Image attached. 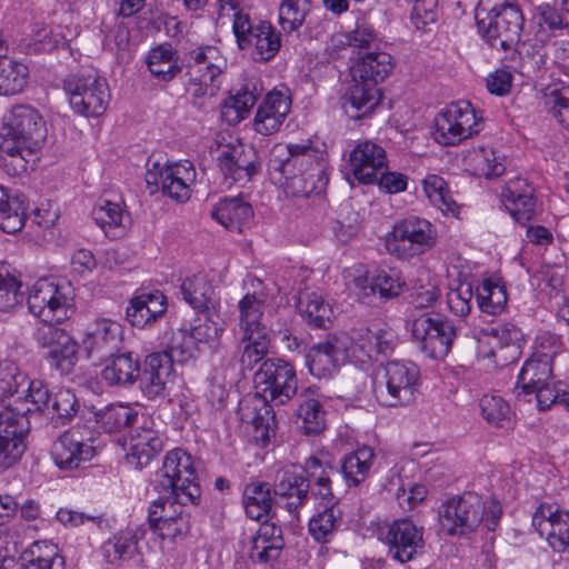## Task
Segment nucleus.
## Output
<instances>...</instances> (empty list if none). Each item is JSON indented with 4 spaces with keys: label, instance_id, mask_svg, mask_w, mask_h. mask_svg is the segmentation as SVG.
Listing matches in <instances>:
<instances>
[{
    "label": "nucleus",
    "instance_id": "f257e3e1",
    "mask_svg": "<svg viewBox=\"0 0 569 569\" xmlns=\"http://www.w3.org/2000/svg\"><path fill=\"white\" fill-rule=\"evenodd\" d=\"M154 490L160 495L151 502L149 521L176 520L184 512L183 505L189 501L198 503L201 490L194 482L196 475L191 456L181 449L169 451L163 460Z\"/></svg>",
    "mask_w": 569,
    "mask_h": 569
},
{
    "label": "nucleus",
    "instance_id": "f03ea898",
    "mask_svg": "<svg viewBox=\"0 0 569 569\" xmlns=\"http://www.w3.org/2000/svg\"><path fill=\"white\" fill-rule=\"evenodd\" d=\"M47 126L31 106H14L3 118L0 168L10 177L28 170L30 158L42 147Z\"/></svg>",
    "mask_w": 569,
    "mask_h": 569
},
{
    "label": "nucleus",
    "instance_id": "7ed1b4c3",
    "mask_svg": "<svg viewBox=\"0 0 569 569\" xmlns=\"http://www.w3.org/2000/svg\"><path fill=\"white\" fill-rule=\"evenodd\" d=\"M393 69L392 57L383 51L368 52L351 67L353 84L345 102L346 112L355 119L370 113L380 102L381 93L377 84L383 81Z\"/></svg>",
    "mask_w": 569,
    "mask_h": 569
},
{
    "label": "nucleus",
    "instance_id": "20e7f679",
    "mask_svg": "<svg viewBox=\"0 0 569 569\" xmlns=\"http://www.w3.org/2000/svg\"><path fill=\"white\" fill-rule=\"evenodd\" d=\"M502 516V506L491 499L485 502L475 492H465L442 503L439 521L442 529L450 536H465L473 532L480 525L495 531Z\"/></svg>",
    "mask_w": 569,
    "mask_h": 569
},
{
    "label": "nucleus",
    "instance_id": "39448f33",
    "mask_svg": "<svg viewBox=\"0 0 569 569\" xmlns=\"http://www.w3.org/2000/svg\"><path fill=\"white\" fill-rule=\"evenodd\" d=\"M477 26L495 49L509 50L520 40L523 16L509 0H480L476 11Z\"/></svg>",
    "mask_w": 569,
    "mask_h": 569
},
{
    "label": "nucleus",
    "instance_id": "423d86ee",
    "mask_svg": "<svg viewBox=\"0 0 569 569\" xmlns=\"http://www.w3.org/2000/svg\"><path fill=\"white\" fill-rule=\"evenodd\" d=\"M238 351L243 369L252 370L267 356L270 337L262 322L264 300L247 293L239 301Z\"/></svg>",
    "mask_w": 569,
    "mask_h": 569
},
{
    "label": "nucleus",
    "instance_id": "0eeeda50",
    "mask_svg": "<svg viewBox=\"0 0 569 569\" xmlns=\"http://www.w3.org/2000/svg\"><path fill=\"white\" fill-rule=\"evenodd\" d=\"M63 89L71 109L83 117L103 114L110 101L109 87L104 78L93 68L82 69L63 80Z\"/></svg>",
    "mask_w": 569,
    "mask_h": 569
},
{
    "label": "nucleus",
    "instance_id": "6e6552de",
    "mask_svg": "<svg viewBox=\"0 0 569 569\" xmlns=\"http://www.w3.org/2000/svg\"><path fill=\"white\" fill-rule=\"evenodd\" d=\"M438 231L429 220L410 216L399 220L386 238L387 251L400 260H410L431 250Z\"/></svg>",
    "mask_w": 569,
    "mask_h": 569
},
{
    "label": "nucleus",
    "instance_id": "1a4fd4ad",
    "mask_svg": "<svg viewBox=\"0 0 569 569\" xmlns=\"http://www.w3.org/2000/svg\"><path fill=\"white\" fill-rule=\"evenodd\" d=\"M30 312L39 318L43 326H54L69 319L73 312L72 289L49 279H39L32 286L28 297Z\"/></svg>",
    "mask_w": 569,
    "mask_h": 569
},
{
    "label": "nucleus",
    "instance_id": "9d476101",
    "mask_svg": "<svg viewBox=\"0 0 569 569\" xmlns=\"http://www.w3.org/2000/svg\"><path fill=\"white\" fill-rule=\"evenodd\" d=\"M409 328L413 343L427 358L441 360L450 352L456 328L449 319L425 312L415 317Z\"/></svg>",
    "mask_w": 569,
    "mask_h": 569
},
{
    "label": "nucleus",
    "instance_id": "9b49d317",
    "mask_svg": "<svg viewBox=\"0 0 569 569\" xmlns=\"http://www.w3.org/2000/svg\"><path fill=\"white\" fill-rule=\"evenodd\" d=\"M419 380V369L412 362L390 361L385 366L383 380L375 383L379 403L386 407L406 406L413 401Z\"/></svg>",
    "mask_w": 569,
    "mask_h": 569
},
{
    "label": "nucleus",
    "instance_id": "f8f14e48",
    "mask_svg": "<svg viewBox=\"0 0 569 569\" xmlns=\"http://www.w3.org/2000/svg\"><path fill=\"white\" fill-rule=\"evenodd\" d=\"M253 382L257 393L276 406L288 402L298 389L293 366L280 358L266 359L256 371Z\"/></svg>",
    "mask_w": 569,
    "mask_h": 569
},
{
    "label": "nucleus",
    "instance_id": "ddd939ff",
    "mask_svg": "<svg viewBox=\"0 0 569 569\" xmlns=\"http://www.w3.org/2000/svg\"><path fill=\"white\" fill-rule=\"evenodd\" d=\"M96 432L87 426H76L63 432L52 445L51 456L61 470L82 468L96 455Z\"/></svg>",
    "mask_w": 569,
    "mask_h": 569
},
{
    "label": "nucleus",
    "instance_id": "4468645a",
    "mask_svg": "<svg viewBox=\"0 0 569 569\" xmlns=\"http://www.w3.org/2000/svg\"><path fill=\"white\" fill-rule=\"evenodd\" d=\"M30 408H4L0 412V470L17 465L26 451L29 431L27 412Z\"/></svg>",
    "mask_w": 569,
    "mask_h": 569
},
{
    "label": "nucleus",
    "instance_id": "2eb2a0df",
    "mask_svg": "<svg viewBox=\"0 0 569 569\" xmlns=\"http://www.w3.org/2000/svg\"><path fill=\"white\" fill-rule=\"evenodd\" d=\"M435 122L436 140L445 146H455L478 132V118L467 101L447 106Z\"/></svg>",
    "mask_w": 569,
    "mask_h": 569
},
{
    "label": "nucleus",
    "instance_id": "dca6fc26",
    "mask_svg": "<svg viewBox=\"0 0 569 569\" xmlns=\"http://www.w3.org/2000/svg\"><path fill=\"white\" fill-rule=\"evenodd\" d=\"M269 170L279 173L311 172L322 174L326 164L322 157L310 143H289L272 149Z\"/></svg>",
    "mask_w": 569,
    "mask_h": 569
},
{
    "label": "nucleus",
    "instance_id": "f3484780",
    "mask_svg": "<svg viewBox=\"0 0 569 569\" xmlns=\"http://www.w3.org/2000/svg\"><path fill=\"white\" fill-rule=\"evenodd\" d=\"M350 346L351 338L345 332L313 346L306 356L309 372L319 379L331 377L340 365L350 361Z\"/></svg>",
    "mask_w": 569,
    "mask_h": 569
},
{
    "label": "nucleus",
    "instance_id": "a211bd4d",
    "mask_svg": "<svg viewBox=\"0 0 569 569\" xmlns=\"http://www.w3.org/2000/svg\"><path fill=\"white\" fill-rule=\"evenodd\" d=\"M122 327L107 318H98L89 323L82 339V347L89 359L102 362L112 358L122 345Z\"/></svg>",
    "mask_w": 569,
    "mask_h": 569
},
{
    "label": "nucleus",
    "instance_id": "6ab92c4d",
    "mask_svg": "<svg viewBox=\"0 0 569 569\" xmlns=\"http://www.w3.org/2000/svg\"><path fill=\"white\" fill-rule=\"evenodd\" d=\"M350 362H366L389 355L396 345L395 331L385 323H371L351 337Z\"/></svg>",
    "mask_w": 569,
    "mask_h": 569
},
{
    "label": "nucleus",
    "instance_id": "aec40b11",
    "mask_svg": "<svg viewBox=\"0 0 569 569\" xmlns=\"http://www.w3.org/2000/svg\"><path fill=\"white\" fill-rule=\"evenodd\" d=\"M217 162L224 177L227 187L233 183L246 184L258 173L260 162L252 148L243 146H223L217 157Z\"/></svg>",
    "mask_w": 569,
    "mask_h": 569
},
{
    "label": "nucleus",
    "instance_id": "412c9836",
    "mask_svg": "<svg viewBox=\"0 0 569 569\" xmlns=\"http://www.w3.org/2000/svg\"><path fill=\"white\" fill-rule=\"evenodd\" d=\"M532 526L556 552L569 550V511L540 503L532 515Z\"/></svg>",
    "mask_w": 569,
    "mask_h": 569
},
{
    "label": "nucleus",
    "instance_id": "4be33fe9",
    "mask_svg": "<svg viewBox=\"0 0 569 569\" xmlns=\"http://www.w3.org/2000/svg\"><path fill=\"white\" fill-rule=\"evenodd\" d=\"M386 543L395 560L408 562L423 551V528L409 518L395 520L388 528Z\"/></svg>",
    "mask_w": 569,
    "mask_h": 569
},
{
    "label": "nucleus",
    "instance_id": "5701e85b",
    "mask_svg": "<svg viewBox=\"0 0 569 569\" xmlns=\"http://www.w3.org/2000/svg\"><path fill=\"white\" fill-rule=\"evenodd\" d=\"M36 341L49 348V359L61 373H69L78 361V342L63 329L42 326L37 330Z\"/></svg>",
    "mask_w": 569,
    "mask_h": 569
},
{
    "label": "nucleus",
    "instance_id": "b1692460",
    "mask_svg": "<svg viewBox=\"0 0 569 569\" xmlns=\"http://www.w3.org/2000/svg\"><path fill=\"white\" fill-rule=\"evenodd\" d=\"M173 375L171 360L166 353H150L144 360L142 368L139 369L137 381L142 395L153 400L163 398L167 395V385Z\"/></svg>",
    "mask_w": 569,
    "mask_h": 569
},
{
    "label": "nucleus",
    "instance_id": "393cba45",
    "mask_svg": "<svg viewBox=\"0 0 569 569\" xmlns=\"http://www.w3.org/2000/svg\"><path fill=\"white\" fill-rule=\"evenodd\" d=\"M309 490L310 483L303 471L297 470L295 467H286L276 476L274 503L290 513L296 512L307 501Z\"/></svg>",
    "mask_w": 569,
    "mask_h": 569
},
{
    "label": "nucleus",
    "instance_id": "a878e982",
    "mask_svg": "<svg viewBox=\"0 0 569 569\" xmlns=\"http://www.w3.org/2000/svg\"><path fill=\"white\" fill-rule=\"evenodd\" d=\"M387 167L385 149L371 141L358 143L349 154L351 174L363 184H372Z\"/></svg>",
    "mask_w": 569,
    "mask_h": 569
},
{
    "label": "nucleus",
    "instance_id": "bb28decb",
    "mask_svg": "<svg viewBox=\"0 0 569 569\" xmlns=\"http://www.w3.org/2000/svg\"><path fill=\"white\" fill-rule=\"evenodd\" d=\"M291 109V98L286 87L270 91L254 117V130L263 136L278 131Z\"/></svg>",
    "mask_w": 569,
    "mask_h": 569
},
{
    "label": "nucleus",
    "instance_id": "cd10ccee",
    "mask_svg": "<svg viewBox=\"0 0 569 569\" xmlns=\"http://www.w3.org/2000/svg\"><path fill=\"white\" fill-rule=\"evenodd\" d=\"M143 538V530L126 528L113 533L100 547L102 558L112 566L121 567L130 561L141 558L139 542Z\"/></svg>",
    "mask_w": 569,
    "mask_h": 569
},
{
    "label": "nucleus",
    "instance_id": "c85d7f7f",
    "mask_svg": "<svg viewBox=\"0 0 569 569\" xmlns=\"http://www.w3.org/2000/svg\"><path fill=\"white\" fill-rule=\"evenodd\" d=\"M167 311V298L160 290L141 291L131 300L126 310L131 326L144 328L153 325Z\"/></svg>",
    "mask_w": 569,
    "mask_h": 569
},
{
    "label": "nucleus",
    "instance_id": "c756f323",
    "mask_svg": "<svg viewBox=\"0 0 569 569\" xmlns=\"http://www.w3.org/2000/svg\"><path fill=\"white\" fill-rule=\"evenodd\" d=\"M162 446L158 431L143 422L130 431L127 461L142 469L160 453Z\"/></svg>",
    "mask_w": 569,
    "mask_h": 569
},
{
    "label": "nucleus",
    "instance_id": "7c9ffc66",
    "mask_svg": "<svg viewBox=\"0 0 569 569\" xmlns=\"http://www.w3.org/2000/svg\"><path fill=\"white\" fill-rule=\"evenodd\" d=\"M186 76L214 81L227 66L220 50L213 46L198 47L187 54Z\"/></svg>",
    "mask_w": 569,
    "mask_h": 569
},
{
    "label": "nucleus",
    "instance_id": "2f4dec72",
    "mask_svg": "<svg viewBox=\"0 0 569 569\" xmlns=\"http://www.w3.org/2000/svg\"><path fill=\"white\" fill-rule=\"evenodd\" d=\"M283 546L281 528L273 522L264 521L251 539L249 557L253 562L273 561L279 558Z\"/></svg>",
    "mask_w": 569,
    "mask_h": 569
},
{
    "label": "nucleus",
    "instance_id": "473e14b6",
    "mask_svg": "<svg viewBox=\"0 0 569 569\" xmlns=\"http://www.w3.org/2000/svg\"><path fill=\"white\" fill-rule=\"evenodd\" d=\"M193 163L186 160L167 164L162 192L178 202L187 201L191 196V186L196 182Z\"/></svg>",
    "mask_w": 569,
    "mask_h": 569
},
{
    "label": "nucleus",
    "instance_id": "72a5a7b5",
    "mask_svg": "<svg viewBox=\"0 0 569 569\" xmlns=\"http://www.w3.org/2000/svg\"><path fill=\"white\" fill-rule=\"evenodd\" d=\"M355 286L362 298H369L376 292L382 298H392L401 292L405 281L396 270H377L371 277H357Z\"/></svg>",
    "mask_w": 569,
    "mask_h": 569
},
{
    "label": "nucleus",
    "instance_id": "f704fd0d",
    "mask_svg": "<svg viewBox=\"0 0 569 569\" xmlns=\"http://www.w3.org/2000/svg\"><path fill=\"white\" fill-rule=\"evenodd\" d=\"M297 417L299 428L306 436H317L327 427L326 411L320 401L315 397V391L308 388L298 398Z\"/></svg>",
    "mask_w": 569,
    "mask_h": 569
},
{
    "label": "nucleus",
    "instance_id": "c9c22d12",
    "mask_svg": "<svg viewBox=\"0 0 569 569\" xmlns=\"http://www.w3.org/2000/svg\"><path fill=\"white\" fill-rule=\"evenodd\" d=\"M28 203L20 192H11L0 186V229L6 233H16L24 224Z\"/></svg>",
    "mask_w": 569,
    "mask_h": 569
},
{
    "label": "nucleus",
    "instance_id": "e433bc0d",
    "mask_svg": "<svg viewBox=\"0 0 569 569\" xmlns=\"http://www.w3.org/2000/svg\"><path fill=\"white\" fill-rule=\"evenodd\" d=\"M180 289L183 300L198 312L217 308L213 288L206 274L196 273L187 277L182 281Z\"/></svg>",
    "mask_w": 569,
    "mask_h": 569
},
{
    "label": "nucleus",
    "instance_id": "4c0bfd02",
    "mask_svg": "<svg viewBox=\"0 0 569 569\" xmlns=\"http://www.w3.org/2000/svg\"><path fill=\"white\" fill-rule=\"evenodd\" d=\"M21 569H64V558L56 545L47 541L33 542L22 551Z\"/></svg>",
    "mask_w": 569,
    "mask_h": 569
},
{
    "label": "nucleus",
    "instance_id": "58836bf2",
    "mask_svg": "<svg viewBox=\"0 0 569 569\" xmlns=\"http://www.w3.org/2000/svg\"><path fill=\"white\" fill-rule=\"evenodd\" d=\"M148 70L158 81L169 82L182 70L177 52L170 44H160L151 49L147 56Z\"/></svg>",
    "mask_w": 569,
    "mask_h": 569
},
{
    "label": "nucleus",
    "instance_id": "ea45409f",
    "mask_svg": "<svg viewBox=\"0 0 569 569\" xmlns=\"http://www.w3.org/2000/svg\"><path fill=\"white\" fill-rule=\"evenodd\" d=\"M212 218L227 229H238L253 216L252 208L239 197L224 198L212 209Z\"/></svg>",
    "mask_w": 569,
    "mask_h": 569
},
{
    "label": "nucleus",
    "instance_id": "a19ab883",
    "mask_svg": "<svg viewBox=\"0 0 569 569\" xmlns=\"http://www.w3.org/2000/svg\"><path fill=\"white\" fill-rule=\"evenodd\" d=\"M246 515L257 521L270 516L274 503V495L266 482H252L246 486L242 497Z\"/></svg>",
    "mask_w": 569,
    "mask_h": 569
},
{
    "label": "nucleus",
    "instance_id": "79ce46f5",
    "mask_svg": "<svg viewBox=\"0 0 569 569\" xmlns=\"http://www.w3.org/2000/svg\"><path fill=\"white\" fill-rule=\"evenodd\" d=\"M258 93L252 83H244L221 104V117L228 123H239L257 102Z\"/></svg>",
    "mask_w": 569,
    "mask_h": 569
},
{
    "label": "nucleus",
    "instance_id": "37998d69",
    "mask_svg": "<svg viewBox=\"0 0 569 569\" xmlns=\"http://www.w3.org/2000/svg\"><path fill=\"white\" fill-rule=\"evenodd\" d=\"M466 162L473 176L487 179L499 177L506 170L502 158L491 148H473L468 152Z\"/></svg>",
    "mask_w": 569,
    "mask_h": 569
},
{
    "label": "nucleus",
    "instance_id": "c03bdc74",
    "mask_svg": "<svg viewBox=\"0 0 569 569\" xmlns=\"http://www.w3.org/2000/svg\"><path fill=\"white\" fill-rule=\"evenodd\" d=\"M140 365L130 352L113 356L111 363L101 372L109 386H130L137 381Z\"/></svg>",
    "mask_w": 569,
    "mask_h": 569
},
{
    "label": "nucleus",
    "instance_id": "a18cd8bd",
    "mask_svg": "<svg viewBox=\"0 0 569 569\" xmlns=\"http://www.w3.org/2000/svg\"><path fill=\"white\" fill-rule=\"evenodd\" d=\"M341 506H331L318 511L309 521L311 537L321 543L331 541L343 522Z\"/></svg>",
    "mask_w": 569,
    "mask_h": 569
},
{
    "label": "nucleus",
    "instance_id": "49530a36",
    "mask_svg": "<svg viewBox=\"0 0 569 569\" xmlns=\"http://www.w3.org/2000/svg\"><path fill=\"white\" fill-rule=\"evenodd\" d=\"M284 192L291 197H309L312 193H320L329 181L327 172L312 174L311 172L280 173Z\"/></svg>",
    "mask_w": 569,
    "mask_h": 569
},
{
    "label": "nucleus",
    "instance_id": "de8ad7c7",
    "mask_svg": "<svg viewBox=\"0 0 569 569\" xmlns=\"http://www.w3.org/2000/svg\"><path fill=\"white\" fill-rule=\"evenodd\" d=\"M552 379V363L547 358H530L518 375L516 389H521L525 395H531V389Z\"/></svg>",
    "mask_w": 569,
    "mask_h": 569
},
{
    "label": "nucleus",
    "instance_id": "09e8293b",
    "mask_svg": "<svg viewBox=\"0 0 569 569\" xmlns=\"http://www.w3.org/2000/svg\"><path fill=\"white\" fill-rule=\"evenodd\" d=\"M52 397L49 389L44 386L41 380L27 379L26 387L22 388L20 395L17 397L13 403H9L6 408H30L32 411H48L50 413V405ZM29 413V411L27 412Z\"/></svg>",
    "mask_w": 569,
    "mask_h": 569
},
{
    "label": "nucleus",
    "instance_id": "8fccbe9b",
    "mask_svg": "<svg viewBox=\"0 0 569 569\" xmlns=\"http://www.w3.org/2000/svg\"><path fill=\"white\" fill-rule=\"evenodd\" d=\"M91 216L106 236L112 238L119 236L118 229L122 227L124 219V210L121 203L101 198L94 204Z\"/></svg>",
    "mask_w": 569,
    "mask_h": 569
},
{
    "label": "nucleus",
    "instance_id": "3c124183",
    "mask_svg": "<svg viewBox=\"0 0 569 569\" xmlns=\"http://www.w3.org/2000/svg\"><path fill=\"white\" fill-rule=\"evenodd\" d=\"M191 329V336L196 343H216L224 331V321L217 308L199 311Z\"/></svg>",
    "mask_w": 569,
    "mask_h": 569
},
{
    "label": "nucleus",
    "instance_id": "603ef678",
    "mask_svg": "<svg viewBox=\"0 0 569 569\" xmlns=\"http://www.w3.org/2000/svg\"><path fill=\"white\" fill-rule=\"evenodd\" d=\"M300 316L315 328H327L331 322L332 308L317 293H306L298 300Z\"/></svg>",
    "mask_w": 569,
    "mask_h": 569
},
{
    "label": "nucleus",
    "instance_id": "864d4df0",
    "mask_svg": "<svg viewBox=\"0 0 569 569\" xmlns=\"http://www.w3.org/2000/svg\"><path fill=\"white\" fill-rule=\"evenodd\" d=\"M28 68L7 56L0 58V94L12 96L21 92L27 84Z\"/></svg>",
    "mask_w": 569,
    "mask_h": 569
},
{
    "label": "nucleus",
    "instance_id": "5fc2aeb1",
    "mask_svg": "<svg viewBox=\"0 0 569 569\" xmlns=\"http://www.w3.org/2000/svg\"><path fill=\"white\" fill-rule=\"evenodd\" d=\"M97 422L108 432H118L122 428L133 427L139 423V415L131 407L123 405H111L97 415Z\"/></svg>",
    "mask_w": 569,
    "mask_h": 569
},
{
    "label": "nucleus",
    "instance_id": "6e6d98bb",
    "mask_svg": "<svg viewBox=\"0 0 569 569\" xmlns=\"http://www.w3.org/2000/svg\"><path fill=\"white\" fill-rule=\"evenodd\" d=\"M423 191L429 201L445 214H456L458 206L450 194L447 182L438 174H428L422 180Z\"/></svg>",
    "mask_w": 569,
    "mask_h": 569
},
{
    "label": "nucleus",
    "instance_id": "4d7b16f0",
    "mask_svg": "<svg viewBox=\"0 0 569 569\" xmlns=\"http://www.w3.org/2000/svg\"><path fill=\"white\" fill-rule=\"evenodd\" d=\"M258 36L253 43L252 56L256 61H269L272 59L281 47V34L268 21H259Z\"/></svg>",
    "mask_w": 569,
    "mask_h": 569
},
{
    "label": "nucleus",
    "instance_id": "13d9d810",
    "mask_svg": "<svg viewBox=\"0 0 569 569\" xmlns=\"http://www.w3.org/2000/svg\"><path fill=\"white\" fill-rule=\"evenodd\" d=\"M375 453L369 447H363L348 455L341 463V472L349 485H358L368 475Z\"/></svg>",
    "mask_w": 569,
    "mask_h": 569
},
{
    "label": "nucleus",
    "instance_id": "bf43d9fd",
    "mask_svg": "<svg viewBox=\"0 0 569 569\" xmlns=\"http://www.w3.org/2000/svg\"><path fill=\"white\" fill-rule=\"evenodd\" d=\"M196 341L191 333L184 329H178L170 332L166 341V350L159 353H166L171 360V366L174 362L184 363L196 356Z\"/></svg>",
    "mask_w": 569,
    "mask_h": 569
},
{
    "label": "nucleus",
    "instance_id": "052dcab7",
    "mask_svg": "<svg viewBox=\"0 0 569 569\" xmlns=\"http://www.w3.org/2000/svg\"><path fill=\"white\" fill-rule=\"evenodd\" d=\"M477 302L482 312L488 315L500 313L507 303V292L503 286L483 280L477 288Z\"/></svg>",
    "mask_w": 569,
    "mask_h": 569
},
{
    "label": "nucleus",
    "instance_id": "680f3d73",
    "mask_svg": "<svg viewBox=\"0 0 569 569\" xmlns=\"http://www.w3.org/2000/svg\"><path fill=\"white\" fill-rule=\"evenodd\" d=\"M545 104L558 122L569 129V86L561 83L548 87L545 93Z\"/></svg>",
    "mask_w": 569,
    "mask_h": 569
},
{
    "label": "nucleus",
    "instance_id": "e2e57ef3",
    "mask_svg": "<svg viewBox=\"0 0 569 569\" xmlns=\"http://www.w3.org/2000/svg\"><path fill=\"white\" fill-rule=\"evenodd\" d=\"M310 0H283L279 8V22L286 32L299 29L310 11Z\"/></svg>",
    "mask_w": 569,
    "mask_h": 569
},
{
    "label": "nucleus",
    "instance_id": "0e129e2a",
    "mask_svg": "<svg viewBox=\"0 0 569 569\" xmlns=\"http://www.w3.org/2000/svg\"><path fill=\"white\" fill-rule=\"evenodd\" d=\"M27 376L18 366L8 359L0 361V401L6 398L19 396L20 389L26 387Z\"/></svg>",
    "mask_w": 569,
    "mask_h": 569
},
{
    "label": "nucleus",
    "instance_id": "69168bd1",
    "mask_svg": "<svg viewBox=\"0 0 569 569\" xmlns=\"http://www.w3.org/2000/svg\"><path fill=\"white\" fill-rule=\"evenodd\" d=\"M22 301L21 282L4 266H0V310L11 311Z\"/></svg>",
    "mask_w": 569,
    "mask_h": 569
},
{
    "label": "nucleus",
    "instance_id": "338daca9",
    "mask_svg": "<svg viewBox=\"0 0 569 569\" xmlns=\"http://www.w3.org/2000/svg\"><path fill=\"white\" fill-rule=\"evenodd\" d=\"M248 421L253 426L259 440L267 441L274 436L276 416L268 401L263 400L259 406H253Z\"/></svg>",
    "mask_w": 569,
    "mask_h": 569
},
{
    "label": "nucleus",
    "instance_id": "774afa93",
    "mask_svg": "<svg viewBox=\"0 0 569 569\" xmlns=\"http://www.w3.org/2000/svg\"><path fill=\"white\" fill-rule=\"evenodd\" d=\"M482 417L491 425L505 427L509 422L510 408L499 396H485L480 400Z\"/></svg>",
    "mask_w": 569,
    "mask_h": 569
}]
</instances>
